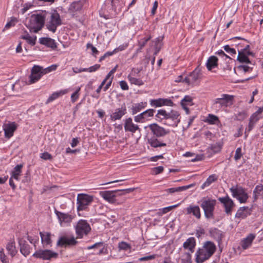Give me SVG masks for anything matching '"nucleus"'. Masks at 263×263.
Segmentation results:
<instances>
[{"mask_svg":"<svg viewBox=\"0 0 263 263\" xmlns=\"http://www.w3.org/2000/svg\"><path fill=\"white\" fill-rule=\"evenodd\" d=\"M250 210L248 206H242L240 208L235 214V217L237 218H245L247 216L250 214Z\"/></svg>","mask_w":263,"mask_h":263,"instance_id":"nucleus-29","label":"nucleus"},{"mask_svg":"<svg viewBox=\"0 0 263 263\" xmlns=\"http://www.w3.org/2000/svg\"><path fill=\"white\" fill-rule=\"evenodd\" d=\"M118 247L120 250H127L128 249H130L131 248L129 244L124 241H122L119 243Z\"/></svg>","mask_w":263,"mask_h":263,"instance_id":"nucleus-51","label":"nucleus"},{"mask_svg":"<svg viewBox=\"0 0 263 263\" xmlns=\"http://www.w3.org/2000/svg\"><path fill=\"white\" fill-rule=\"evenodd\" d=\"M46 73V70L38 65H34L31 69V73L29 76V84L35 83L39 80L43 75Z\"/></svg>","mask_w":263,"mask_h":263,"instance_id":"nucleus-7","label":"nucleus"},{"mask_svg":"<svg viewBox=\"0 0 263 263\" xmlns=\"http://www.w3.org/2000/svg\"><path fill=\"white\" fill-rule=\"evenodd\" d=\"M40 157L44 160H50L52 159L51 155L48 152H44L41 154Z\"/></svg>","mask_w":263,"mask_h":263,"instance_id":"nucleus-58","label":"nucleus"},{"mask_svg":"<svg viewBox=\"0 0 263 263\" xmlns=\"http://www.w3.org/2000/svg\"><path fill=\"white\" fill-rule=\"evenodd\" d=\"M22 39L25 40L27 41V42L33 46L35 44V42L36 40V36H30L29 34H27L25 35H23L21 37Z\"/></svg>","mask_w":263,"mask_h":263,"instance_id":"nucleus-46","label":"nucleus"},{"mask_svg":"<svg viewBox=\"0 0 263 263\" xmlns=\"http://www.w3.org/2000/svg\"><path fill=\"white\" fill-rule=\"evenodd\" d=\"M230 191L232 194L233 197L236 198L246 193L245 190L241 187L237 188H234L233 187L230 189Z\"/></svg>","mask_w":263,"mask_h":263,"instance_id":"nucleus-36","label":"nucleus"},{"mask_svg":"<svg viewBox=\"0 0 263 263\" xmlns=\"http://www.w3.org/2000/svg\"><path fill=\"white\" fill-rule=\"evenodd\" d=\"M218 200L222 204L226 213L229 215H231L232 209L235 206L233 201L228 195L223 197H219Z\"/></svg>","mask_w":263,"mask_h":263,"instance_id":"nucleus-11","label":"nucleus"},{"mask_svg":"<svg viewBox=\"0 0 263 263\" xmlns=\"http://www.w3.org/2000/svg\"><path fill=\"white\" fill-rule=\"evenodd\" d=\"M233 96L227 94H223L221 97L215 100V104H219L220 106H227L229 104H232Z\"/></svg>","mask_w":263,"mask_h":263,"instance_id":"nucleus-17","label":"nucleus"},{"mask_svg":"<svg viewBox=\"0 0 263 263\" xmlns=\"http://www.w3.org/2000/svg\"><path fill=\"white\" fill-rule=\"evenodd\" d=\"M150 104L152 106L157 107L163 105L173 106L174 105V103L171 100L168 99L159 98L158 99L151 100L150 101Z\"/></svg>","mask_w":263,"mask_h":263,"instance_id":"nucleus-16","label":"nucleus"},{"mask_svg":"<svg viewBox=\"0 0 263 263\" xmlns=\"http://www.w3.org/2000/svg\"><path fill=\"white\" fill-rule=\"evenodd\" d=\"M91 230L89 224L84 220H80L76 226V233L78 235L77 238H82L83 235H86Z\"/></svg>","mask_w":263,"mask_h":263,"instance_id":"nucleus-8","label":"nucleus"},{"mask_svg":"<svg viewBox=\"0 0 263 263\" xmlns=\"http://www.w3.org/2000/svg\"><path fill=\"white\" fill-rule=\"evenodd\" d=\"M157 138L158 137H153L148 139V143L152 147L157 148L166 146V143L161 141Z\"/></svg>","mask_w":263,"mask_h":263,"instance_id":"nucleus-28","label":"nucleus"},{"mask_svg":"<svg viewBox=\"0 0 263 263\" xmlns=\"http://www.w3.org/2000/svg\"><path fill=\"white\" fill-rule=\"evenodd\" d=\"M77 242V241L73 236L68 237L64 235L61 236L59 238L57 245L61 247H67L75 246Z\"/></svg>","mask_w":263,"mask_h":263,"instance_id":"nucleus-12","label":"nucleus"},{"mask_svg":"<svg viewBox=\"0 0 263 263\" xmlns=\"http://www.w3.org/2000/svg\"><path fill=\"white\" fill-rule=\"evenodd\" d=\"M0 260L2 263H8V259L4 253L3 249L0 250Z\"/></svg>","mask_w":263,"mask_h":263,"instance_id":"nucleus-54","label":"nucleus"},{"mask_svg":"<svg viewBox=\"0 0 263 263\" xmlns=\"http://www.w3.org/2000/svg\"><path fill=\"white\" fill-rule=\"evenodd\" d=\"M200 75V70L195 69L190 74L183 79V82L188 85H194L196 82L198 80Z\"/></svg>","mask_w":263,"mask_h":263,"instance_id":"nucleus-18","label":"nucleus"},{"mask_svg":"<svg viewBox=\"0 0 263 263\" xmlns=\"http://www.w3.org/2000/svg\"><path fill=\"white\" fill-rule=\"evenodd\" d=\"M216 249V246L213 242L210 241L205 242L203 246L198 248L195 253V262L203 263L213 255Z\"/></svg>","mask_w":263,"mask_h":263,"instance_id":"nucleus-1","label":"nucleus"},{"mask_svg":"<svg viewBox=\"0 0 263 263\" xmlns=\"http://www.w3.org/2000/svg\"><path fill=\"white\" fill-rule=\"evenodd\" d=\"M146 105V102H140L134 104L131 108L132 114L135 115L140 112L142 109L144 108Z\"/></svg>","mask_w":263,"mask_h":263,"instance_id":"nucleus-33","label":"nucleus"},{"mask_svg":"<svg viewBox=\"0 0 263 263\" xmlns=\"http://www.w3.org/2000/svg\"><path fill=\"white\" fill-rule=\"evenodd\" d=\"M263 196V185H257L253 191V197L256 200L259 196Z\"/></svg>","mask_w":263,"mask_h":263,"instance_id":"nucleus-39","label":"nucleus"},{"mask_svg":"<svg viewBox=\"0 0 263 263\" xmlns=\"http://www.w3.org/2000/svg\"><path fill=\"white\" fill-rule=\"evenodd\" d=\"M6 249L8 253L12 257L14 256L17 253V250L14 242H11L8 243L7 245Z\"/></svg>","mask_w":263,"mask_h":263,"instance_id":"nucleus-43","label":"nucleus"},{"mask_svg":"<svg viewBox=\"0 0 263 263\" xmlns=\"http://www.w3.org/2000/svg\"><path fill=\"white\" fill-rule=\"evenodd\" d=\"M129 82L133 84L141 86L143 84V82L140 79H137L134 77H132L130 76L128 77Z\"/></svg>","mask_w":263,"mask_h":263,"instance_id":"nucleus-49","label":"nucleus"},{"mask_svg":"<svg viewBox=\"0 0 263 263\" xmlns=\"http://www.w3.org/2000/svg\"><path fill=\"white\" fill-rule=\"evenodd\" d=\"M133 191H134V189L132 188L121 190L105 191L100 192V195L108 202L114 203L116 202V198L117 197L129 193Z\"/></svg>","mask_w":263,"mask_h":263,"instance_id":"nucleus-3","label":"nucleus"},{"mask_svg":"<svg viewBox=\"0 0 263 263\" xmlns=\"http://www.w3.org/2000/svg\"><path fill=\"white\" fill-rule=\"evenodd\" d=\"M147 127L156 137H164L170 133L169 130L165 129L157 123L151 124Z\"/></svg>","mask_w":263,"mask_h":263,"instance_id":"nucleus-10","label":"nucleus"},{"mask_svg":"<svg viewBox=\"0 0 263 263\" xmlns=\"http://www.w3.org/2000/svg\"><path fill=\"white\" fill-rule=\"evenodd\" d=\"M67 92V90H61L60 91L54 92H53L49 97L48 98L46 104H48L49 102H51L58 98H59L60 96H62L63 95L66 94Z\"/></svg>","mask_w":263,"mask_h":263,"instance_id":"nucleus-35","label":"nucleus"},{"mask_svg":"<svg viewBox=\"0 0 263 263\" xmlns=\"http://www.w3.org/2000/svg\"><path fill=\"white\" fill-rule=\"evenodd\" d=\"M238 68L240 70H242L245 72L251 71L252 70V68L247 65H240L239 66Z\"/></svg>","mask_w":263,"mask_h":263,"instance_id":"nucleus-63","label":"nucleus"},{"mask_svg":"<svg viewBox=\"0 0 263 263\" xmlns=\"http://www.w3.org/2000/svg\"><path fill=\"white\" fill-rule=\"evenodd\" d=\"M181 105L186 111L187 114H189V109L187 106H192L193 105V99L190 96H185L181 101Z\"/></svg>","mask_w":263,"mask_h":263,"instance_id":"nucleus-25","label":"nucleus"},{"mask_svg":"<svg viewBox=\"0 0 263 263\" xmlns=\"http://www.w3.org/2000/svg\"><path fill=\"white\" fill-rule=\"evenodd\" d=\"M168 112L164 109H159L158 110L157 114L156 115V119L158 120H162L163 119H166Z\"/></svg>","mask_w":263,"mask_h":263,"instance_id":"nucleus-45","label":"nucleus"},{"mask_svg":"<svg viewBox=\"0 0 263 263\" xmlns=\"http://www.w3.org/2000/svg\"><path fill=\"white\" fill-rule=\"evenodd\" d=\"M23 167L22 164L17 165L14 168L13 171L12 172L11 177L14 179L18 180H19V176L21 175L22 172V168Z\"/></svg>","mask_w":263,"mask_h":263,"instance_id":"nucleus-41","label":"nucleus"},{"mask_svg":"<svg viewBox=\"0 0 263 263\" xmlns=\"http://www.w3.org/2000/svg\"><path fill=\"white\" fill-rule=\"evenodd\" d=\"M160 211L158 213V214L159 215L161 216L163 214H165V213L168 212L169 211H171V208L169 206L167 207L164 208L162 210H160Z\"/></svg>","mask_w":263,"mask_h":263,"instance_id":"nucleus-64","label":"nucleus"},{"mask_svg":"<svg viewBox=\"0 0 263 263\" xmlns=\"http://www.w3.org/2000/svg\"><path fill=\"white\" fill-rule=\"evenodd\" d=\"M248 198V196L247 193H245L242 195H241L237 198L240 203H245Z\"/></svg>","mask_w":263,"mask_h":263,"instance_id":"nucleus-60","label":"nucleus"},{"mask_svg":"<svg viewBox=\"0 0 263 263\" xmlns=\"http://www.w3.org/2000/svg\"><path fill=\"white\" fill-rule=\"evenodd\" d=\"M81 88L78 87L77 90L73 92L71 96V101L74 103L78 99L79 96V91H80Z\"/></svg>","mask_w":263,"mask_h":263,"instance_id":"nucleus-52","label":"nucleus"},{"mask_svg":"<svg viewBox=\"0 0 263 263\" xmlns=\"http://www.w3.org/2000/svg\"><path fill=\"white\" fill-rule=\"evenodd\" d=\"M196 245V239L194 237H191L186 239L183 243V247L185 250H188L191 253L194 251Z\"/></svg>","mask_w":263,"mask_h":263,"instance_id":"nucleus-22","label":"nucleus"},{"mask_svg":"<svg viewBox=\"0 0 263 263\" xmlns=\"http://www.w3.org/2000/svg\"><path fill=\"white\" fill-rule=\"evenodd\" d=\"M61 24L62 20L59 14L57 11H54L51 14L49 20L47 23L46 27L49 30L54 33L56 31L58 26Z\"/></svg>","mask_w":263,"mask_h":263,"instance_id":"nucleus-5","label":"nucleus"},{"mask_svg":"<svg viewBox=\"0 0 263 263\" xmlns=\"http://www.w3.org/2000/svg\"><path fill=\"white\" fill-rule=\"evenodd\" d=\"M241 157H242L241 148V147H238L235 151L234 159L235 161H237V160H239Z\"/></svg>","mask_w":263,"mask_h":263,"instance_id":"nucleus-59","label":"nucleus"},{"mask_svg":"<svg viewBox=\"0 0 263 263\" xmlns=\"http://www.w3.org/2000/svg\"><path fill=\"white\" fill-rule=\"evenodd\" d=\"M218 59L215 56L210 57L206 63V66L209 70H211L217 65Z\"/></svg>","mask_w":263,"mask_h":263,"instance_id":"nucleus-32","label":"nucleus"},{"mask_svg":"<svg viewBox=\"0 0 263 263\" xmlns=\"http://www.w3.org/2000/svg\"><path fill=\"white\" fill-rule=\"evenodd\" d=\"M124 129L126 132H130L131 133H135L137 130H140L139 126L133 123L131 118H128L125 120Z\"/></svg>","mask_w":263,"mask_h":263,"instance_id":"nucleus-20","label":"nucleus"},{"mask_svg":"<svg viewBox=\"0 0 263 263\" xmlns=\"http://www.w3.org/2000/svg\"><path fill=\"white\" fill-rule=\"evenodd\" d=\"M45 17L39 14H32L26 26L31 32L37 33L41 30L45 24Z\"/></svg>","mask_w":263,"mask_h":263,"instance_id":"nucleus-2","label":"nucleus"},{"mask_svg":"<svg viewBox=\"0 0 263 263\" xmlns=\"http://www.w3.org/2000/svg\"><path fill=\"white\" fill-rule=\"evenodd\" d=\"M16 22H17V18L15 17H12L11 21L6 24L5 28L8 29L12 26H14Z\"/></svg>","mask_w":263,"mask_h":263,"instance_id":"nucleus-55","label":"nucleus"},{"mask_svg":"<svg viewBox=\"0 0 263 263\" xmlns=\"http://www.w3.org/2000/svg\"><path fill=\"white\" fill-rule=\"evenodd\" d=\"M217 121H218V118L217 116L212 114H209L205 120V122L210 124H213Z\"/></svg>","mask_w":263,"mask_h":263,"instance_id":"nucleus-48","label":"nucleus"},{"mask_svg":"<svg viewBox=\"0 0 263 263\" xmlns=\"http://www.w3.org/2000/svg\"><path fill=\"white\" fill-rule=\"evenodd\" d=\"M151 36H149L146 39H143L141 40V41L139 42V45L140 48L138 49V50H141L144 46H145L147 42L151 39Z\"/></svg>","mask_w":263,"mask_h":263,"instance_id":"nucleus-56","label":"nucleus"},{"mask_svg":"<svg viewBox=\"0 0 263 263\" xmlns=\"http://www.w3.org/2000/svg\"><path fill=\"white\" fill-rule=\"evenodd\" d=\"M186 214H192L197 219L201 218V212L199 206L198 205H190L186 208Z\"/></svg>","mask_w":263,"mask_h":263,"instance_id":"nucleus-21","label":"nucleus"},{"mask_svg":"<svg viewBox=\"0 0 263 263\" xmlns=\"http://www.w3.org/2000/svg\"><path fill=\"white\" fill-rule=\"evenodd\" d=\"M216 204V200L211 198L203 200L201 203V207L204 211V216L207 219L214 218V211Z\"/></svg>","mask_w":263,"mask_h":263,"instance_id":"nucleus-4","label":"nucleus"},{"mask_svg":"<svg viewBox=\"0 0 263 263\" xmlns=\"http://www.w3.org/2000/svg\"><path fill=\"white\" fill-rule=\"evenodd\" d=\"M155 110L153 109H147L134 117V120L136 122L143 123L153 117Z\"/></svg>","mask_w":263,"mask_h":263,"instance_id":"nucleus-14","label":"nucleus"},{"mask_svg":"<svg viewBox=\"0 0 263 263\" xmlns=\"http://www.w3.org/2000/svg\"><path fill=\"white\" fill-rule=\"evenodd\" d=\"M115 53H116V52H114V50L112 51H108L106 52L103 56H102L100 58L99 62H101L102 61L104 60L106 57L111 56Z\"/></svg>","mask_w":263,"mask_h":263,"instance_id":"nucleus-62","label":"nucleus"},{"mask_svg":"<svg viewBox=\"0 0 263 263\" xmlns=\"http://www.w3.org/2000/svg\"><path fill=\"white\" fill-rule=\"evenodd\" d=\"M77 210L83 211L93 201V197L84 194H78L77 197Z\"/></svg>","mask_w":263,"mask_h":263,"instance_id":"nucleus-6","label":"nucleus"},{"mask_svg":"<svg viewBox=\"0 0 263 263\" xmlns=\"http://www.w3.org/2000/svg\"><path fill=\"white\" fill-rule=\"evenodd\" d=\"M156 257V254L151 255L139 258V261H144L154 259Z\"/></svg>","mask_w":263,"mask_h":263,"instance_id":"nucleus-57","label":"nucleus"},{"mask_svg":"<svg viewBox=\"0 0 263 263\" xmlns=\"http://www.w3.org/2000/svg\"><path fill=\"white\" fill-rule=\"evenodd\" d=\"M223 49L228 53L230 54L232 56L236 54V50L234 48H231L228 45L224 46Z\"/></svg>","mask_w":263,"mask_h":263,"instance_id":"nucleus-50","label":"nucleus"},{"mask_svg":"<svg viewBox=\"0 0 263 263\" xmlns=\"http://www.w3.org/2000/svg\"><path fill=\"white\" fill-rule=\"evenodd\" d=\"M20 246V252L25 257L28 255L30 253V247L25 240L20 239L19 240Z\"/></svg>","mask_w":263,"mask_h":263,"instance_id":"nucleus-27","label":"nucleus"},{"mask_svg":"<svg viewBox=\"0 0 263 263\" xmlns=\"http://www.w3.org/2000/svg\"><path fill=\"white\" fill-rule=\"evenodd\" d=\"M33 256L44 260H49L51 258H57L58 254L50 250H39L33 254Z\"/></svg>","mask_w":263,"mask_h":263,"instance_id":"nucleus-9","label":"nucleus"},{"mask_svg":"<svg viewBox=\"0 0 263 263\" xmlns=\"http://www.w3.org/2000/svg\"><path fill=\"white\" fill-rule=\"evenodd\" d=\"M40 236L41 237L42 242L43 244L50 245L51 243L50 236L51 234L49 232H40Z\"/></svg>","mask_w":263,"mask_h":263,"instance_id":"nucleus-34","label":"nucleus"},{"mask_svg":"<svg viewBox=\"0 0 263 263\" xmlns=\"http://www.w3.org/2000/svg\"><path fill=\"white\" fill-rule=\"evenodd\" d=\"M3 127L5 132V137L9 139L13 136L17 126L15 122H9L4 124Z\"/></svg>","mask_w":263,"mask_h":263,"instance_id":"nucleus-15","label":"nucleus"},{"mask_svg":"<svg viewBox=\"0 0 263 263\" xmlns=\"http://www.w3.org/2000/svg\"><path fill=\"white\" fill-rule=\"evenodd\" d=\"M218 179V177L215 174H212L210 175L206 180V181L203 183L201 185V188L202 189H204L205 187L209 186L210 184H211L213 182L216 181Z\"/></svg>","mask_w":263,"mask_h":263,"instance_id":"nucleus-37","label":"nucleus"},{"mask_svg":"<svg viewBox=\"0 0 263 263\" xmlns=\"http://www.w3.org/2000/svg\"><path fill=\"white\" fill-rule=\"evenodd\" d=\"M55 213L60 222L61 224H62L63 222L70 223L72 219V216L68 214L62 213L57 210H55Z\"/></svg>","mask_w":263,"mask_h":263,"instance_id":"nucleus-24","label":"nucleus"},{"mask_svg":"<svg viewBox=\"0 0 263 263\" xmlns=\"http://www.w3.org/2000/svg\"><path fill=\"white\" fill-rule=\"evenodd\" d=\"M193 185H194L192 184H190L188 185L182 186H179V187H177L170 188V189H167L166 191L170 193H174L175 192H181V191H183L185 190L190 189V187L193 186Z\"/></svg>","mask_w":263,"mask_h":263,"instance_id":"nucleus-40","label":"nucleus"},{"mask_svg":"<svg viewBox=\"0 0 263 263\" xmlns=\"http://www.w3.org/2000/svg\"><path fill=\"white\" fill-rule=\"evenodd\" d=\"M100 67V65L99 64H96L93 66H92L88 68H86V71L92 72L97 71Z\"/></svg>","mask_w":263,"mask_h":263,"instance_id":"nucleus-61","label":"nucleus"},{"mask_svg":"<svg viewBox=\"0 0 263 263\" xmlns=\"http://www.w3.org/2000/svg\"><path fill=\"white\" fill-rule=\"evenodd\" d=\"M163 39V36H159L157 37L155 41V55H156L159 51H160L162 46V40Z\"/></svg>","mask_w":263,"mask_h":263,"instance_id":"nucleus-42","label":"nucleus"},{"mask_svg":"<svg viewBox=\"0 0 263 263\" xmlns=\"http://www.w3.org/2000/svg\"><path fill=\"white\" fill-rule=\"evenodd\" d=\"M126 114V107L123 104L120 108H116L111 115L110 119L112 121L120 120L122 117Z\"/></svg>","mask_w":263,"mask_h":263,"instance_id":"nucleus-19","label":"nucleus"},{"mask_svg":"<svg viewBox=\"0 0 263 263\" xmlns=\"http://www.w3.org/2000/svg\"><path fill=\"white\" fill-rule=\"evenodd\" d=\"M255 238V235L250 234L246 238L243 239L240 242V245L243 250H246L252 245L253 240Z\"/></svg>","mask_w":263,"mask_h":263,"instance_id":"nucleus-26","label":"nucleus"},{"mask_svg":"<svg viewBox=\"0 0 263 263\" xmlns=\"http://www.w3.org/2000/svg\"><path fill=\"white\" fill-rule=\"evenodd\" d=\"M210 234L212 237L220 242L223 236L222 232L216 228L212 229L210 230Z\"/></svg>","mask_w":263,"mask_h":263,"instance_id":"nucleus-31","label":"nucleus"},{"mask_svg":"<svg viewBox=\"0 0 263 263\" xmlns=\"http://www.w3.org/2000/svg\"><path fill=\"white\" fill-rule=\"evenodd\" d=\"M40 43L41 44L45 45L48 47L52 49L57 48V45L55 41L50 38L42 37L40 39Z\"/></svg>","mask_w":263,"mask_h":263,"instance_id":"nucleus-30","label":"nucleus"},{"mask_svg":"<svg viewBox=\"0 0 263 263\" xmlns=\"http://www.w3.org/2000/svg\"><path fill=\"white\" fill-rule=\"evenodd\" d=\"M237 60L240 63H250V61L246 53L242 51H238Z\"/></svg>","mask_w":263,"mask_h":263,"instance_id":"nucleus-44","label":"nucleus"},{"mask_svg":"<svg viewBox=\"0 0 263 263\" xmlns=\"http://www.w3.org/2000/svg\"><path fill=\"white\" fill-rule=\"evenodd\" d=\"M85 1L84 0H81L77 2H73L69 7V11L71 13H73V15H74V13L80 12L82 10Z\"/></svg>","mask_w":263,"mask_h":263,"instance_id":"nucleus-23","label":"nucleus"},{"mask_svg":"<svg viewBox=\"0 0 263 263\" xmlns=\"http://www.w3.org/2000/svg\"><path fill=\"white\" fill-rule=\"evenodd\" d=\"M164 168L162 166L154 167L152 170V173L153 175H157L160 174L163 171Z\"/></svg>","mask_w":263,"mask_h":263,"instance_id":"nucleus-53","label":"nucleus"},{"mask_svg":"<svg viewBox=\"0 0 263 263\" xmlns=\"http://www.w3.org/2000/svg\"><path fill=\"white\" fill-rule=\"evenodd\" d=\"M166 120H170V122L166 124L173 127H177L180 121V114L176 110H172L170 112H168Z\"/></svg>","mask_w":263,"mask_h":263,"instance_id":"nucleus-13","label":"nucleus"},{"mask_svg":"<svg viewBox=\"0 0 263 263\" xmlns=\"http://www.w3.org/2000/svg\"><path fill=\"white\" fill-rule=\"evenodd\" d=\"M181 261V263H192L191 253L190 252L185 253Z\"/></svg>","mask_w":263,"mask_h":263,"instance_id":"nucleus-47","label":"nucleus"},{"mask_svg":"<svg viewBox=\"0 0 263 263\" xmlns=\"http://www.w3.org/2000/svg\"><path fill=\"white\" fill-rule=\"evenodd\" d=\"M262 112L263 107H259L256 111H255L251 115L250 118V120L256 123L261 118L260 115Z\"/></svg>","mask_w":263,"mask_h":263,"instance_id":"nucleus-38","label":"nucleus"}]
</instances>
